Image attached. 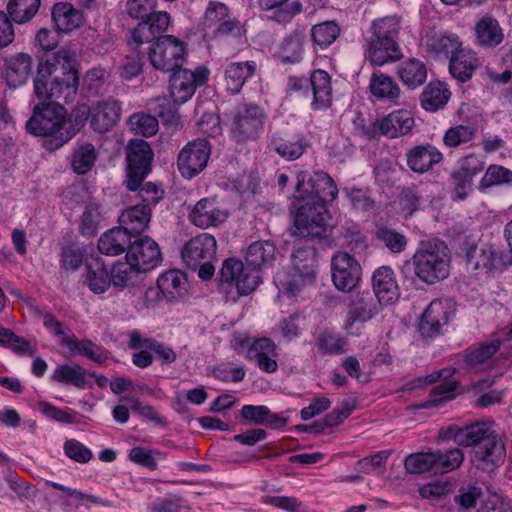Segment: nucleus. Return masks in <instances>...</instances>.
<instances>
[{
    "label": "nucleus",
    "instance_id": "obj_23",
    "mask_svg": "<svg viewBox=\"0 0 512 512\" xmlns=\"http://www.w3.org/2000/svg\"><path fill=\"white\" fill-rule=\"evenodd\" d=\"M415 124L412 112L399 109L390 112L381 119L376 120L371 126L373 135H383L388 138H397L408 134Z\"/></svg>",
    "mask_w": 512,
    "mask_h": 512
},
{
    "label": "nucleus",
    "instance_id": "obj_37",
    "mask_svg": "<svg viewBox=\"0 0 512 512\" xmlns=\"http://www.w3.org/2000/svg\"><path fill=\"white\" fill-rule=\"evenodd\" d=\"M370 93L380 101H396L400 96V88L397 83L388 75L376 72L373 73L369 82Z\"/></svg>",
    "mask_w": 512,
    "mask_h": 512
},
{
    "label": "nucleus",
    "instance_id": "obj_24",
    "mask_svg": "<svg viewBox=\"0 0 512 512\" xmlns=\"http://www.w3.org/2000/svg\"><path fill=\"white\" fill-rule=\"evenodd\" d=\"M216 248L215 237L208 233H201L183 246L181 256L188 268L197 269L202 262L211 260L215 256Z\"/></svg>",
    "mask_w": 512,
    "mask_h": 512
},
{
    "label": "nucleus",
    "instance_id": "obj_59",
    "mask_svg": "<svg viewBox=\"0 0 512 512\" xmlns=\"http://www.w3.org/2000/svg\"><path fill=\"white\" fill-rule=\"evenodd\" d=\"M375 237L393 253L402 252L407 244L406 238L402 234L386 227L377 228Z\"/></svg>",
    "mask_w": 512,
    "mask_h": 512
},
{
    "label": "nucleus",
    "instance_id": "obj_51",
    "mask_svg": "<svg viewBox=\"0 0 512 512\" xmlns=\"http://www.w3.org/2000/svg\"><path fill=\"white\" fill-rule=\"evenodd\" d=\"M429 47L437 56L451 58L462 49V43L455 34H443L433 38Z\"/></svg>",
    "mask_w": 512,
    "mask_h": 512
},
{
    "label": "nucleus",
    "instance_id": "obj_35",
    "mask_svg": "<svg viewBox=\"0 0 512 512\" xmlns=\"http://www.w3.org/2000/svg\"><path fill=\"white\" fill-rule=\"evenodd\" d=\"M477 65L478 59L475 52L462 48L450 58L449 71L454 78L465 82L472 77Z\"/></svg>",
    "mask_w": 512,
    "mask_h": 512
},
{
    "label": "nucleus",
    "instance_id": "obj_42",
    "mask_svg": "<svg viewBox=\"0 0 512 512\" xmlns=\"http://www.w3.org/2000/svg\"><path fill=\"white\" fill-rule=\"evenodd\" d=\"M128 242H130V237L126 231L115 227L101 235L98 240V249L102 254L117 256L125 251Z\"/></svg>",
    "mask_w": 512,
    "mask_h": 512
},
{
    "label": "nucleus",
    "instance_id": "obj_11",
    "mask_svg": "<svg viewBox=\"0 0 512 512\" xmlns=\"http://www.w3.org/2000/svg\"><path fill=\"white\" fill-rule=\"evenodd\" d=\"M126 151V187L130 191H136L151 170L154 153L150 145L141 139L130 140Z\"/></svg>",
    "mask_w": 512,
    "mask_h": 512
},
{
    "label": "nucleus",
    "instance_id": "obj_1",
    "mask_svg": "<svg viewBox=\"0 0 512 512\" xmlns=\"http://www.w3.org/2000/svg\"><path fill=\"white\" fill-rule=\"evenodd\" d=\"M337 194V186L327 173L299 172L294 198L305 201V204L295 214V232L301 235H323L327 230L326 204L334 201Z\"/></svg>",
    "mask_w": 512,
    "mask_h": 512
},
{
    "label": "nucleus",
    "instance_id": "obj_64",
    "mask_svg": "<svg viewBox=\"0 0 512 512\" xmlns=\"http://www.w3.org/2000/svg\"><path fill=\"white\" fill-rule=\"evenodd\" d=\"M65 455L79 463H87L92 458V451L75 439H69L64 443Z\"/></svg>",
    "mask_w": 512,
    "mask_h": 512
},
{
    "label": "nucleus",
    "instance_id": "obj_41",
    "mask_svg": "<svg viewBox=\"0 0 512 512\" xmlns=\"http://www.w3.org/2000/svg\"><path fill=\"white\" fill-rule=\"evenodd\" d=\"M276 256V247L270 241L251 243L245 254V259L254 268H266L272 264Z\"/></svg>",
    "mask_w": 512,
    "mask_h": 512
},
{
    "label": "nucleus",
    "instance_id": "obj_38",
    "mask_svg": "<svg viewBox=\"0 0 512 512\" xmlns=\"http://www.w3.org/2000/svg\"><path fill=\"white\" fill-rule=\"evenodd\" d=\"M32 59L28 54L19 53L7 61L6 79L9 86L17 87L28 80Z\"/></svg>",
    "mask_w": 512,
    "mask_h": 512
},
{
    "label": "nucleus",
    "instance_id": "obj_14",
    "mask_svg": "<svg viewBox=\"0 0 512 512\" xmlns=\"http://www.w3.org/2000/svg\"><path fill=\"white\" fill-rule=\"evenodd\" d=\"M380 304L368 294L362 293L351 299L345 319L343 329L350 336H360L365 331V325L371 321L380 310Z\"/></svg>",
    "mask_w": 512,
    "mask_h": 512
},
{
    "label": "nucleus",
    "instance_id": "obj_44",
    "mask_svg": "<svg viewBox=\"0 0 512 512\" xmlns=\"http://www.w3.org/2000/svg\"><path fill=\"white\" fill-rule=\"evenodd\" d=\"M264 17L278 23L287 22L301 11L299 2H259Z\"/></svg>",
    "mask_w": 512,
    "mask_h": 512
},
{
    "label": "nucleus",
    "instance_id": "obj_40",
    "mask_svg": "<svg viewBox=\"0 0 512 512\" xmlns=\"http://www.w3.org/2000/svg\"><path fill=\"white\" fill-rule=\"evenodd\" d=\"M397 75L405 86L415 89L426 81L427 69L422 61L410 59L398 65Z\"/></svg>",
    "mask_w": 512,
    "mask_h": 512
},
{
    "label": "nucleus",
    "instance_id": "obj_12",
    "mask_svg": "<svg viewBox=\"0 0 512 512\" xmlns=\"http://www.w3.org/2000/svg\"><path fill=\"white\" fill-rule=\"evenodd\" d=\"M466 257L469 269L486 277L512 264V252L493 245L473 246L467 251Z\"/></svg>",
    "mask_w": 512,
    "mask_h": 512
},
{
    "label": "nucleus",
    "instance_id": "obj_20",
    "mask_svg": "<svg viewBox=\"0 0 512 512\" xmlns=\"http://www.w3.org/2000/svg\"><path fill=\"white\" fill-rule=\"evenodd\" d=\"M266 115L259 107L249 104L240 107L232 124V135L237 141L256 138L264 128Z\"/></svg>",
    "mask_w": 512,
    "mask_h": 512
},
{
    "label": "nucleus",
    "instance_id": "obj_17",
    "mask_svg": "<svg viewBox=\"0 0 512 512\" xmlns=\"http://www.w3.org/2000/svg\"><path fill=\"white\" fill-rule=\"evenodd\" d=\"M331 277L337 290L348 293L358 286L362 267L350 254L337 252L331 259Z\"/></svg>",
    "mask_w": 512,
    "mask_h": 512
},
{
    "label": "nucleus",
    "instance_id": "obj_52",
    "mask_svg": "<svg viewBox=\"0 0 512 512\" xmlns=\"http://www.w3.org/2000/svg\"><path fill=\"white\" fill-rule=\"evenodd\" d=\"M476 134L472 125H455L450 127L443 135V142L449 148H455L470 142Z\"/></svg>",
    "mask_w": 512,
    "mask_h": 512
},
{
    "label": "nucleus",
    "instance_id": "obj_2",
    "mask_svg": "<svg viewBox=\"0 0 512 512\" xmlns=\"http://www.w3.org/2000/svg\"><path fill=\"white\" fill-rule=\"evenodd\" d=\"M79 75L76 54L67 49H60L55 61L39 63L34 79V93L41 101L73 99L78 90Z\"/></svg>",
    "mask_w": 512,
    "mask_h": 512
},
{
    "label": "nucleus",
    "instance_id": "obj_49",
    "mask_svg": "<svg viewBox=\"0 0 512 512\" xmlns=\"http://www.w3.org/2000/svg\"><path fill=\"white\" fill-rule=\"evenodd\" d=\"M399 20L395 16L377 19L372 24V36L383 41H396L399 34Z\"/></svg>",
    "mask_w": 512,
    "mask_h": 512
},
{
    "label": "nucleus",
    "instance_id": "obj_48",
    "mask_svg": "<svg viewBox=\"0 0 512 512\" xmlns=\"http://www.w3.org/2000/svg\"><path fill=\"white\" fill-rule=\"evenodd\" d=\"M436 452L414 453L405 460V469L412 474H421L424 472H436Z\"/></svg>",
    "mask_w": 512,
    "mask_h": 512
},
{
    "label": "nucleus",
    "instance_id": "obj_22",
    "mask_svg": "<svg viewBox=\"0 0 512 512\" xmlns=\"http://www.w3.org/2000/svg\"><path fill=\"white\" fill-rule=\"evenodd\" d=\"M125 259L141 273L155 269L162 260L158 244L150 237L134 241L129 246Z\"/></svg>",
    "mask_w": 512,
    "mask_h": 512
},
{
    "label": "nucleus",
    "instance_id": "obj_46",
    "mask_svg": "<svg viewBox=\"0 0 512 512\" xmlns=\"http://www.w3.org/2000/svg\"><path fill=\"white\" fill-rule=\"evenodd\" d=\"M63 346H65L72 355H83L96 362L105 360L103 350L91 341H79L74 336L64 337Z\"/></svg>",
    "mask_w": 512,
    "mask_h": 512
},
{
    "label": "nucleus",
    "instance_id": "obj_4",
    "mask_svg": "<svg viewBox=\"0 0 512 512\" xmlns=\"http://www.w3.org/2000/svg\"><path fill=\"white\" fill-rule=\"evenodd\" d=\"M448 434L461 446L475 445L472 462L479 469L492 472L503 462L505 448L492 430V424L475 423L463 428L452 426Z\"/></svg>",
    "mask_w": 512,
    "mask_h": 512
},
{
    "label": "nucleus",
    "instance_id": "obj_34",
    "mask_svg": "<svg viewBox=\"0 0 512 512\" xmlns=\"http://www.w3.org/2000/svg\"><path fill=\"white\" fill-rule=\"evenodd\" d=\"M256 71L254 61L233 62L227 65L225 69V83L227 90L232 93H238L246 80L253 76Z\"/></svg>",
    "mask_w": 512,
    "mask_h": 512
},
{
    "label": "nucleus",
    "instance_id": "obj_27",
    "mask_svg": "<svg viewBox=\"0 0 512 512\" xmlns=\"http://www.w3.org/2000/svg\"><path fill=\"white\" fill-rule=\"evenodd\" d=\"M312 96L311 108L313 110H325L332 103V85L330 75L317 69L309 78V96Z\"/></svg>",
    "mask_w": 512,
    "mask_h": 512
},
{
    "label": "nucleus",
    "instance_id": "obj_31",
    "mask_svg": "<svg viewBox=\"0 0 512 512\" xmlns=\"http://www.w3.org/2000/svg\"><path fill=\"white\" fill-rule=\"evenodd\" d=\"M443 159L441 151L433 145H419L407 154V164L411 170L423 173L440 163Z\"/></svg>",
    "mask_w": 512,
    "mask_h": 512
},
{
    "label": "nucleus",
    "instance_id": "obj_25",
    "mask_svg": "<svg viewBox=\"0 0 512 512\" xmlns=\"http://www.w3.org/2000/svg\"><path fill=\"white\" fill-rule=\"evenodd\" d=\"M372 288L380 305L393 304L399 298L396 276L389 266H381L373 272Z\"/></svg>",
    "mask_w": 512,
    "mask_h": 512
},
{
    "label": "nucleus",
    "instance_id": "obj_60",
    "mask_svg": "<svg viewBox=\"0 0 512 512\" xmlns=\"http://www.w3.org/2000/svg\"><path fill=\"white\" fill-rule=\"evenodd\" d=\"M485 166V161L481 156L468 155L460 161L459 169L454 173L458 177H463L473 181Z\"/></svg>",
    "mask_w": 512,
    "mask_h": 512
},
{
    "label": "nucleus",
    "instance_id": "obj_33",
    "mask_svg": "<svg viewBox=\"0 0 512 512\" xmlns=\"http://www.w3.org/2000/svg\"><path fill=\"white\" fill-rule=\"evenodd\" d=\"M52 19L61 32H71L83 23V13L71 2H56L52 9Z\"/></svg>",
    "mask_w": 512,
    "mask_h": 512
},
{
    "label": "nucleus",
    "instance_id": "obj_29",
    "mask_svg": "<svg viewBox=\"0 0 512 512\" xmlns=\"http://www.w3.org/2000/svg\"><path fill=\"white\" fill-rule=\"evenodd\" d=\"M150 218L151 210L148 205H135L124 210L120 215V228L126 231V234L131 238L143 233L148 228Z\"/></svg>",
    "mask_w": 512,
    "mask_h": 512
},
{
    "label": "nucleus",
    "instance_id": "obj_43",
    "mask_svg": "<svg viewBox=\"0 0 512 512\" xmlns=\"http://www.w3.org/2000/svg\"><path fill=\"white\" fill-rule=\"evenodd\" d=\"M52 380L73 385L78 388H85L90 385L89 373L79 365H58L51 375Z\"/></svg>",
    "mask_w": 512,
    "mask_h": 512
},
{
    "label": "nucleus",
    "instance_id": "obj_50",
    "mask_svg": "<svg viewBox=\"0 0 512 512\" xmlns=\"http://www.w3.org/2000/svg\"><path fill=\"white\" fill-rule=\"evenodd\" d=\"M340 28L334 21H326L313 26L311 36L320 48H327L339 36Z\"/></svg>",
    "mask_w": 512,
    "mask_h": 512
},
{
    "label": "nucleus",
    "instance_id": "obj_36",
    "mask_svg": "<svg viewBox=\"0 0 512 512\" xmlns=\"http://www.w3.org/2000/svg\"><path fill=\"white\" fill-rule=\"evenodd\" d=\"M450 96L451 92L445 83L430 82L421 94V107L426 111L435 112L447 104Z\"/></svg>",
    "mask_w": 512,
    "mask_h": 512
},
{
    "label": "nucleus",
    "instance_id": "obj_26",
    "mask_svg": "<svg viewBox=\"0 0 512 512\" xmlns=\"http://www.w3.org/2000/svg\"><path fill=\"white\" fill-rule=\"evenodd\" d=\"M453 372L454 371L450 368H444L429 374L425 377V379L418 380L419 385H427L437 381H442L432 390L431 399L428 401V406H437L455 397L458 391L459 383L454 380H449Z\"/></svg>",
    "mask_w": 512,
    "mask_h": 512
},
{
    "label": "nucleus",
    "instance_id": "obj_57",
    "mask_svg": "<svg viewBox=\"0 0 512 512\" xmlns=\"http://www.w3.org/2000/svg\"><path fill=\"white\" fill-rule=\"evenodd\" d=\"M272 147L283 158L287 160H294L304 153L306 142L302 137H299L294 141L278 139L272 142Z\"/></svg>",
    "mask_w": 512,
    "mask_h": 512
},
{
    "label": "nucleus",
    "instance_id": "obj_15",
    "mask_svg": "<svg viewBox=\"0 0 512 512\" xmlns=\"http://www.w3.org/2000/svg\"><path fill=\"white\" fill-rule=\"evenodd\" d=\"M230 216L226 204L216 197H205L189 208V221L200 229L216 228Z\"/></svg>",
    "mask_w": 512,
    "mask_h": 512
},
{
    "label": "nucleus",
    "instance_id": "obj_28",
    "mask_svg": "<svg viewBox=\"0 0 512 512\" xmlns=\"http://www.w3.org/2000/svg\"><path fill=\"white\" fill-rule=\"evenodd\" d=\"M157 288L168 302H178L187 294V277L180 270H167L158 276Z\"/></svg>",
    "mask_w": 512,
    "mask_h": 512
},
{
    "label": "nucleus",
    "instance_id": "obj_63",
    "mask_svg": "<svg viewBox=\"0 0 512 512\" xmlns=\"http://www.w3.org/2000/svg\"><path fill=\"white\" fill-rule=\"evenodd\" d=\"M346 338L332 333H323L319 339L321 350L330 354H342L347 350Z\"/></svg>",
    "mask_w": 512,
    "mask_h": 512
},
{
    "label": "nucleus",
    "instance_id": "obj_61",
    "mask_svg": "<svg viewBox=\"0 0 512 512\" xmlns=\"http://www.w3.org/2000/svg\"><path fill=\"white\" fill-rule=\"evenodd\" d=\"M437 453L436 472L445 473L460 466L464 456L460 449H452L446 453Z\"/></svg>",
    "mask_w": 512,
    "mask_h": 512
},
{
    "label": "nucleus",
    "instance_id": "obj_45",
    "mask_svg": "<svg viewBox=\"0 0 512 512\" xmlns=\"http://www.w3.org/2000/svg\"><path fill=\"white\" fill-rule=\"evenodd\" d=\"M96 159L97 153L94 145L87 142L77 144L72 154V169L77 174H85L92 169Z\"/></svg>",
    "mask_w": 512,
    "mask_h": 512
},
{
    "label": "nucleus",
    "instance_id": "obj_10",
    "mask_svg": "<svg viewBox=\"0 0 512 512\" xmlns=\"http://www.w3.org/2000/svg\"><path fill=\"white\" fill-rule=\"evenodd\" d=\"M121 105L116 100L99 101L92 106L86 104L76 106L72 117L79 131L86 122L97 132H106L114 127L121 117Z\"/></svg>",
    "mask_w": 512,
    "mask_h": 512
},
{
    "label": "nucleus",
    "instance_id": "obj_3",
    "mask_svg": "<svg viewBox=\"0 0 512 512\" xmlns=\"http://www.w3.org/2000/svg\"><path fill=\"white\" fill-rule=\"evenodd\" d=\"M330 216L326 218V221ZM329 229L328 222H326ZM328 230L321 236L301 235L295 232V225L291 234L299 237L296 249L292 254V267L288 272H278L275 276V284L278 288L277 300L280 306L286 302L291 303L298 297H303L307 290L315 284L316 279V251L310 245L302 244V238L308 242V238H321L327 234Z\"/></svg>",
    "mask_w": 512,
    "mask_h": 512
},
{
    "label": "nucleus",
    "instance_id": "obj_13",
    "mask_svg": "<svg viewBox=\"0 0 512 512\" xmlns=\"http://www.w3.org/2000/svg\"><path fill=\"white\" fill-rule=\"evenodd\" d=\"M185 45L172 35L158 38L152 45L148 57L152 66L162 72L180 68L185 58Z\"/></svg>",
    "mask_w": 512,
    "mask_h": 512
},
{
    "label": "nucleus",
    "instance_id": "obj_5",
    "mask_svg": "<svg viewBox=\"0 0 512 512\" xmlns=\"http://www.w3.org/2000/svg\"><path fill=\"white\" fill-rule=\"evenodd\" d=\"M26 128L29 133L44 137L47 150L59 149L78 132L72 114L68 118L65 108L56 102L35 106Z\"/></svg>",
    "mask_w": 512,
    "mask_h": 512
},
{
    "label": "nucleus",
    "instance_id": "obj_32",
    "mask_svg": "<svg viewBox=\"0 0 512 512\" xmlns=\"http://www.w3.org/2000/svg\"><path fill=\"white\" fill-rule=\"evenodd\" d=\"M400 57L399 45L396 41H383L371 38L365 48V58L375 66H382Z\"/></svg>",
    "mask_w": 512,
    "mask_h": 512
},
{
    "label": "nucleus",
    "instance_id": "obj_16",
    "mask_svg": "<svg viewBox=\"0 0 512 512\" xmlns=\"http://www.w3.org/2000/svg\"><path fill=\"white\" fill-rule=\"evenodd\" d=\"M210 72L205 66H198L195 70L179 69L174 71L170 79V95L175 103L187 102L194 95L197 87L207 83Z\"/></svg>",
    "mask_w": 512,
    "mask_h": 512
},
{
    "label": "nucleus",
    "instance_id": "obj_39",
    "mask_svg": "<svg viewBox=\"0 0 512 512\" xmlns=\"http://www.w3.org/2000/svg\"><path fill=\"white\" fill-rule=\"evenodd\" d=\"M477 42L482 46L495 47L504 39L503 29L498 21L492 17L481 18L475 26Z\"/></svg>",
    "mask_w": 512,
    "mask_h": 512
},
{
    "label": "nucleus",
    "instance_id": "obj_6",
    "mask_svg": "<svg viewBox=\"0 0 512 512\" xmlns=\"http://www.w3.org/2000/svg\"><path fill=\"white\" fill-rule=\"evenodd\" d=\"M416 278L427 285L446 279L451 270V255L444 242H422L412 257Z\"/></svg>",
    "mask_w": 512,
    "mask_h": 512
},
{
    "label": "nucleus",
    "instance_id": "obj_47",
    "mask_svg": "<svg viewBox=\"0 0 512 512\" xmlns=\"http://www.w3.org/2000/svg\"><path fill=\"white\" fill-rule=\"evenodd\" d=\"M104 217L101 212L100 205L97 203H89L81 215L79 222V231L83 236L92 237L102 223Z\"/></svg>",
    "mask_w": 512,
    "mask_h": 512
},
{
    "label": "nucleus",
    "instance_id": "obj_53",
    "mask_svg": "<svg viewBox=\"0 0 512 512\" xmlns=\"http://www.w3.org/2000/svg\"><path fill=\"white\" fill-rule=\"evenodd\" d=\"M165 453L144 447H134L129 451L128 458L131 462L149 470L157 469L158 459H164Z\"/></svg>",
    "mask_w": 512,
    "mask_h": 512
},
{
    "label": "nucleus",
    "instance_id": "obj_7",
    "mask_svg": "<svg viewBox=\"0 0 512 512\" xmlns=\"http://www.w3.org/2000/svg\"><path fill=\"white\" fill-rule=\"evenodd\" d=\"M260 284V277L254 269L246 268L237 258L226 259L220 270V291L227 301H236L251 294Z\"/></svg>",
    "mask_w": 512,
    "mask_h": 512
},
{
    "label": "nucleus",
    "instance_id": "obj_58",
    "mask_svg": "<svg viewBox=\"0 0 512 512\" xmlns=\"http://www.w3.org/2000/svg\"><path fill=\"white\" fill-rule=\"evenodd\" d=\"M136 273L140 272L136 271V269L133 268L127 260L125 262L118 261L113 265L109 272L111 284L115 288L124 289L128 286Z\"/></svg>",
    "mask_w": 512,
    "mask_h": 512
},
{
    "label": "nucleus",
    "instance_id": "obj_9",
    "mask_svg": "<svg viewBox=\"0 0 512 512\" xmlns=\"http://www.w3.org/2000/svg\"><path fill=\"white\" fill-rule=\"evenodd\" d=\"M128 13L131 17L140 19L137 27L131 32L130 46L138 47L149 43L164 33L169 24L170 16L166 12L151 11L142 2H127Z\"/></svg>",
    "mask_w": 512,
    "mask_h": 512
},
{
    "label": "nucleus",
    "instance_id": "obj_8",
    "mask_svg": "<svg viewBox=\"0 0 512 512\" xmlns=\"http://www.w3.org/2000/svg\"><path fill=\"white\" fill-rule=\"evenodd\" d=\"M231 345L261 371L265 373L277 371L279 350L270 338L262 337L251 340L246 333H234Z\"/></svg>",
    "mask_w": 512,
    "mask_h": 512
},
{
    "label": "nucleus",
    "instance_id": "obj_62",
    "mask_svg": "<svg viewBox=\"0 0 512 512\" xmlns=\"http://www.w3.org/2000/svg\"><path fill=\"white\" fill-rule=\"evenodd\" d=\"M60 31L41 28L35 35L34 45L43 52H50L60 43Z\"/></svg>",
    "mask_w": 512,
    "mask_h": 512
},
{
    "label": "nucleus",
    "instance_id": "obj_19",
    "mask_svg": "<svg viewBox=\"0 0 512 512\" xmlns=\"http://www.w3.org/2000/svg\"><path fill=\"white\" fill-rule=\"evenodd\" d=\"M510 338H512V327L502 330L478 347L469 348L463 356V367L475 371L491 368L493 366L492 356L498 351L501 344Z\"/></svg>",
    "mask_w": 512,
    "mask_h": 512
},
{
    "label": "nucleus",
    "instance_id": "obj_56",
    "mask_svg": "<svg viewBox=\"0 0 512 512\" xmlns=\"http://www.w3.org/2000/svg\"><path fill=\"white\" fill-rule=\"evenodd\" d=\"M40 2H9L7 11L11 19L23 24L31 20L39 10Z\"/></svg>",
    "mask_w": 512,
    "mask_h": 512
},
{
    "label": "nucleus",
    "instance_id": "obj_54",
    "mask_svg": "<svg viewBox=\"0 0 512 512\" xmlns=\"http://www.w3.org/2000/svg\"><path fill=\"white\" fill-rule=\"evenodd\" d=\"M503 184H512V171L500 165H491L482 177L479 189Z\"/></svg>",
    "mask_w": 512,
    "mask_h": 512
},
{
    "label": "nucleus",
    "instance_id": "obj_18",
    "mask_svg": "<svg viewBox=\"0 0 512 512\" xmlns=\"http://www.w3.org/2000/svg\"><path fill=\"white\" fill-rule=\"evenodd\" d=\"M455 302L451 299H437L432 301L423 312L418 323L419 332L423 337L437 336L442 327L447 325L454 317Z\"/></svg>",
    "mask_w": 512,
    "mask_h": 512
},
{
    "label": "nucleus",
    "instance_id": "obj_30",
    "mask_svg": "<svg viewBox=\"0 0 512 512\" xmlns=\"http://www.w3.org/2000/svg\"><path fill=\"white\" fill-rule=\"evenodd\" d=\"M82 281L95 295L104 294L112 285L109 271L100 258H95L87 263Z\"/></svg>",
    "mask_w": 512,
    "mask_h": 512
},
{
    "label": "nucleus",
    "instance_id": "obj_21",
    "mask_svg": "<svg viewBox=\"0 0 512 512\" xmlns=\"http://www.w3.org/2000/svg\"><path fill=\"white\" fill-rule=\"evenodd\" d=\"M211 147L207 140L196 139L189 142L179 153L178 168L186 178L199 174L208 163Z\"/></svg>",
    "mask_w": 512,
    "mask_h": 512
},
{
    "label": "nucleus",
    "instance_id": "obj_55",
    "mask_svg": "<svg viewBox=\"0 0 512 512\" xmlns=\"http://www.w3.org/2000/svg\"><path fill=\"white\" fill-rule=\"evenodd\" d=\"M129 125L135 134L144 137H150L158 131V120L156 117L144 113H136L130 116Z\"/></svg>",
    "mask_w": 512,
    "mask_h": 512
}]
</instances>
